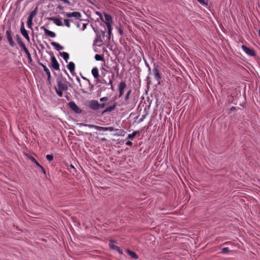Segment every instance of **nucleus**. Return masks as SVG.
Listing matches in <instances>:
<instances>
[{"instance_id":"f257e3e1","label":"nucleus","mask_w":260,"mask_h":260,"mask_svg":"<svg viewBox=\"0 0 260 260\" xmlns=\"http://www.w3.org/2000/svg\"><path fill=\"white\" fill-rule=\"evenodd\" d=\"M57 86L55 87V91L57 94L59 96H62V93L68 89V84L69 83L65 78L59 77L56 79Z\"/></svg>"},{"instance_id":"f03ea898","label":"nucleus","mask_w":260,"mask_h":260,"mask_svg":"<svg viewBox=\"0 0 260 260\" xmlns=\"http://www.w3.org/2000/svg\"><path fill=\"white\" fill-rule=\"evenodd\" d=\"M85 126H87L89 128H94L95 129L98 130V131H109L110 132H113L114 131H119V132H120V134H118V136L121 135V133H122L123 131L122 130H119L118 129H115L113 127H102L100 126L92 125V124H84Z\"/></svg>"},{"instance_id":"7ed1b4c3","label":"nucleus","mask_w":260,"mask_h":260,"mask_svg":"<svg viewBox=\"0 0 260 260\" xmlns=\"http://www.w3.org/2000/svg\"><path fill=\"white\" fill-rule=\"evenodd\" d=\"M61 14H62L63 16L68 18L74 17L76 19H80L82 16L81 13L79 12H73L72 13H69L62 11V12H61Z\"/></svg>"},{"instance_id":"20e7f679","label":"nucleus","mask_w":260,"mask_h":260,"mask_svg":"<svg viewBox=\"0 0 260 260\" xmlns=\"http://www.w3.org/2000/svg\"><path fill=\"white\" fill-rule=\"evenodd\" d=\"M49 67L55 71H59L60 70L59 64L54 55H52L51 57V63Z\"/></svg>"},{"instance_id":"39448f33","label":"nucleus","mask_w":260,"mask_h":260,"mask_svg":"<svg viewBox=\"0 0 260 260\" xmlns=\"http://www.w3.org/2000/svg\"><path fill=\"white\" fill-rule=\"evenodd\" d=\"M158 65L154 64V68L153 69L152 72L153 73L155 79L158 81V84H159L161 76L158 70Z\"/></svg>"},{"instance_id":"423d86ee","label":"nucleus","mask_w":260,"mask_h":260,"mask_svg":"<svg viewBox=\"0 0 260 260\" xmlns=\"http://www.w3.org/2000/svg\"><path fill=\"white\" fill-rule=\"evenodd\" d=\"M6 37L8 39V41L9 42V45L11 47H14L15 46V43L13 40L12 38V32L11 29V27H10L6 31Z\"/></svg>"},{"instance_id":"0eeeda50","label":"nucleus","mask_w":260,"mask_h":260,"mask_svg":"<svg viewBox=\"0 0 260 260\" xmlns=\"http://www.w3.org/2000/svg\"><path fill=\"white\" fill-rule=\"evenodd\" d=\"M68 105L69 108L76 113H80L82 111L74 101L69 102Z\"/></svg>"},{"instance_id":"6e6552de","label":"nucleus","mask_w":260,"mask_h":260,"mask_svg":"<svg viewBox=\"0 0 260 260\" xmlns=\"http://www.w3.org/2000/svg\"><path fill=\"white\" fill-rule=\"evenodd\" d=\"M126 87V83L124 81H121L118 85V90L119 91V95L118 97L120 98L121 97L123 93H124V90L125 88Z\"/></svg>"},{"instance_id":"1a4fd4ad","label":"nucleus","mask_w":260,"mask_h":260,"mask_svg":"<svg viewBox=\"0 0 260 260\" xmlns=\"http://www.w3.org/2000/svg\"><path fill=\"white\" fill-rule=\"evenodd\" d=\"M242 50L248 55L251 56H253L255 55L254 49H250L245 45H242L241 47Z\"/></svg>"},{"instance_id":"9d476101","label":"nucleus","mask_w":260,"mask_h":260,"mask_svg":"<svg viewBox=\"0 0 260 260\" xmlns=\"http://www.w3.org/2000/svg\"><path fill=\"white\" fill-rule=\"evenodd\" d=\"M21 33L22 36L28 41H29V37L28 36V32L27 30L25 29L24 26V23L23 22H21V25L20 27Z\"/></svg>"},{"instance_id":"9b49d317","label":"nucleus","mask_w":260,"mask_h":260,"mask_svg":"<svg viewBox=\"0 0 260 260\" xmlns=\"http://www.w3.org/2000/svg\"><path fill=\"white\" fill-rule=\"evenodd\" d=\"M39 64L43 68L44 71L45 72L47 75V81L49 83H51V73L50 72L49 70L46 66H45L43 63L39 62Z\"/></svg>"},{"instance_id":"f8f14e48","label":"nucleus","mask_w":260,"mask_h":260,"mask_svg":"<svg viewBox=\"0 0 260 260\" xmlns=\"http://www.w3.org/2000/svg\"><path fill=\"white\" fill-rule=\"evenodd\" d=\"M89 107L94 110L99 109V103L98 101L92 100L89 103Z\"/></svg>"},{"instance_id":"ddd939ff","label":"nucleus","mask_w":260,"mask_h":260,"mask_svg":"<svg viewBox=\"0 0 260 260\" xmlns=\"http://www.w3.org/2000/svg\"><path fill=\"white\" fill-rule=\"evenodd\" d=\"M109 246L112 249L118 251L119 253H122V251L120 248L115 245H114L113 241H110L109 243Z\"/></svg>"},{"instance_id":"4468645a","label":"nucleus","mask_w":260,"mask_h":260,"mask_svg":"<svg viewBox=\"0 0 260 260\" xmlns=\"http://www.w3.org/2000/svg\"><path fill=\"white\" fill-rule=\"evenodd\" d=\"M42 28L43 29L46 35H47L50 37H51V38H55L56 37V34L55 32L48 30V29H47L46 28H45L44 26L42 27Z\"/></svg>"},{"instance_id":"2eb2a0df","label":"nucleus","mask_w":260,"mask_h":260,"mask_svg":"<svg viewBox=\"0 0 260 260\" xmlns=\"http://www.w3.org/2000/svg\"><path fill=\"white\" fill-rule=\"evenodd\" d=\"M104 16L106 20V22H105L106 25L107 26V24H111L112 22V18L111 16L108 13H104Z\"/></svg>"},{"instance_id":"dca6fc26","label":"nucleus","mask_w":260,"mask_h":260,"mask_svg":"<svg viewBox=\"0 0 260 260\" xmlns=\"http://www.w3.org/2000/svg\"><path fill=\"white\" fill-rule=\"evenodd\" d=\"M21 48H22V49L24 51V52L25 53L26 56H27V57L28 58V59L30 61H31L32 60V58L31 57V55H30V53H29V51L28 50V49L26 48L25 45H23V46L21 47Z\"/></svg>"},{"instance_id":"f3484780","label":"nucleus","mask_w":260,"mask_h":260,"mask_svg":"<svg viewBox=\"0 0 260 260\" xmlns=\"http://www.w3.org/2000/svg\"><path fill=\"white\" fill-rule=\"evenodd\" d=\"M50 19L52 20L53 22L57 26H60L63 25V23L61 19L60 18L52 17L50 18Z\"/></svg>"},{"instance_id":"a211bd4d","label":"nucleus","mask_w":260,"mask_h":260,"mask_svg":"<svg viewBox=\"0 0 260 260\" xmlns=\"http://www.w3.org/2000/svg\"><path fill=\"white\" fill-rule=\"evenodd\" d=\"M92 76L95 79H98L99 77V70L97 68H93L91 70Z\"/></svg>"},{"instance_id":"6ab92c4d","label":"nucleus","mask_w":260,"mask_h":260,"mask_svg":"<svg viewBox=\"0 0 260 260\" xmlns=\"http://www.w3.org/2000/svg\"><path fill=\"white\" fill-rule=\"evenodd\" d=\"M75 64L73 62H70L67 65L68 69L69 70L70 72L73 74L75 71Z\"/></svg>"},{"instance_id":"aec40b11","label":"nucleus","mask_w":260,"mask_h":260,"mask_svg":"<svg viewBox=\"0 0 260 260\" xmlns=\"http://www.w3.org/2000/svg\"><path fill=\"white\" fill-rule=\"evenodd\" d=\"M51 44L54 46L57 51L62 50L63 49V47L57 43L52 42Z\"/></svg>"},{"instance_id":"412c9836","label":"nucleus","mask_w":260,"mask_h":260,"mask_svg":"<svg viewBox=\"0 0 260 260\" xmlns=\"http://www.w3.org/2000/svg\"><path fill=\"white\" fill-rule=\"evenodd\" d=\"M117 106V103H115L113 105L109 106L106 108V109L104 111V112H111L113 110H114Z\"/></svg>"},{"instance_id":"4be33fe9","label":"nucleus","mask_w":260,"mask_h":260,"mask_svg":"<svg viewBox=\"0 0 260 260\" xmlns=\"http://www.w3.org/2000/svg\"><path fill=\"white\" fill-rule=\"evenodd\" d=\"M126 253H127L128 255L131 256L133 258H135V259H138V256L134 251H131L130 250L128 249V250H126Z\"/></svg>"},{"instance_id":"5701e85b","label":"nucleus","mask_w":260,"mask_h":260,"mask_svg":"<svg viewBox=\"0 0 260 260\" xmlns=\"http://www.w3.org/2000/svg\"><path fill=\"white\" fill-rule=\"evenodd\" d=\"M16 41H17V42L18 43V44L19 45V46L21 47L23 46V45H24L25 44H24V43L22 42V39L21 38V37L19 36V35H17L16 36Z\"/></svg>"},{"instance_id":"b1692460","label":"nucleus","mask_w":260,"mask_h":260,"mask_svg":"<svg viewBox=\"0 0 260 260\" xmlns=\"http://www.w3.org/2000/svg\"><path fill=\"white\" fill-rule=\"evenodd\" d=\"M107 29H108V40H110V36H111V35L112 34V26H111V24H107Z\"/></svg>"},{"instance_id":"393cba45","label":"nucleus","mask_w":260,"mask_h":260,"mask_svg":"<svg viewBox=\"0 0 260 260\" xmlns=\"http://www.w3.org/2000/svg\"><path fill=\"white\" fill-rule=\"evenodd\" d=\"M137 135H139V131H135L132 134H129L127 136V139H133Z\"/></svg>"},{"instance_id":"a878e982","label":"nucleus","mask_w":260,"mask_h":260,"mask_svg":"<svg viewBox=\"0 0 260 260\" xmlns=\"http://www.w3.org/2000/svg\"><path fill=\"white\" fill-rule=\"evenodd\" d=\"M28 158L33 162H34L37 167H41L40 164L37 161V160L35 159L33 156L29 155L28 156Z\"/></svg>"},{"instance_id":"bb28decb","label":"nucleus","mask_w":260,"mask_h":260,"mask_svg":"<svg viewBox=\"0 0 260 260\" xmlns=\"http://www.w3.org/2000/svg\"><path fill=\"white\" fill-rule=\"evenodd\" d=\"M61 56L63 57V58L66 60V62L68 61V59L69 58V54L65 52H63L60 53Z\"/></svg>"},{"instance_id":"cd10ccee","label":"nucleus","mask_w":260,"mask_h":260,"mask_svg":"<svg viewBox=\"0 0 260 260\" xmlns=\"http://www.w3.org/2000/svg\"><path fill=\"white\" fill-rule=\"evenodd\" d=\"M27 24L28 27L31 28V25L32 24V18L28 17Z\"/></svg>"},{"instance_id":"c85d7f7f","label":"nucleus","mask_w":260,"mask_h":260,"mask_svg":"<svg viewBox=\"0 0 260 260\" xmlns=\"http://www.w3.org/2000/svg\"><path fill=\"white\" fill-rule=\"evenodd\" d=\"M94 58L97 61H103L104 60V58H103V57L102 55H99V54H96L95 55Z\"/></svg>"},{"instance_id":"c756f323","label":"nucleus","mask_w":260,"mask_h":260,"mask_svg":"<svg viewBox=\"0 0 260 260\" xmlns=\"http://www.w3.org/2000/svg\"><path fill=\"white\" fill-rule=\"evenodd\" d=\"M96 36L94 40V44H96L100 40L101 42H102V41L101 39L100 34L99 35L98 33H96Z\"/></svg>"},{"instance_id":"7c9ffc66","label":"nucleus","mask_w":260,"mask_h":260,"mask_svg":"<svg viewBox=\"0 0 260 260\" xmlns=\"http://www.w3.org/2000/svg\"><path fill=\"white\" fill-rule=\"evenodd\" d=\"M132 93V90L131 89L128 90L125 96V101H127L129 99V95Z\"/></svg>"},{"instance_id":"2f4dec72","label":"nucleus","mask_w":260,"mask_h":260,"mask_svg":"<svg viewBox=\"0 0 260 260\" xmlns=\"http://www.w3.org/2000/svg\"><path fill=\"white\" fill-rule=\"evenodd\" d=\"M46 158L49 161H51L53 159V155L52 154H47Z\"/></svg>"},{"instance_id":"473e14b6","label":"nucleus","mask_w":260,"mask_h":260,"mask_svg":"<svg viewBox=\"0 0 260 260\" xmlns=\"http://www.w3.org/2000/svg\"><path fill=\"white\" fill-rule=\"evenodd\" d=\"M64 25L67 26L68 27H70L71 25L70 23V20L68 19H64Z\"/></svg>"},{"instance_id":"72a5a7b5","label":"nucleus","mask_w":260,"mask_h":260,"mask_svg":"<svg viewBox=\"0 0 260 260\" xmlns=\"http://www.w3.org/2000/svg\"><path fill=\"white\" fill-rule=\"evenodd\" d=\"M36 15V11L34 10L31 11L28 16V17L31 18L33 19L34 17Z\"/></svg>"},{"instance_id":"f704fd0d","label":"nucleus","mask_w":260,"mask_h":260,"mask_svg":"<svg viewBox=\"0 0 260 260\" xmlns=\"http://www.w3.org/2000/svg\"><path fill=\"white\" fill-rule=\"evenodd\" d=\"M57 1H61L65 4L71 5V3L69 0H56Z\"/></svg>"},{"instance_id":"c9c22d12","label":"nucleus","mask_w":260,"mask_h":260,"mask_svg":"<svg viewBox=\"0 0 260 260\" xmlns=\"http://www.w3.org/2000/svg\"><path fill=\"white\" fill-rule=\"evenodd\" d=\"M96 33H98V34L99 35L100 34V37H101V36L102 37H105V31H103V30H101L100 32H97Z\"/></svg>"},{"instance_id":"e433bc0d","label":"nucleus","mask_w":260,"mask_h":260,"mask_svg":"<svg viewBox=\"0 0 260 260\" xmlns=\"http://www.w3.org/2000/svg\"><path fill=\"white\" fill-rule=\"evenodd\" d=\"M229 251V248L228 247H224L222 249V253H226Z\"/></svg>"},{"instance_id":"4c0bfd02","label":"nucleus","mask_w":260,"mask_h":260,"mask_svg":"<svg viewBox=\"0 0 260 260\" xmlns=\"http://www.w3.org/2000/svg\"><path fill=\"white\" fill-rule=\"evenodd\" d=\"M105 84H107L108 85H111V88L112 89H113V85H112V79H110L109 80V82L108 83H107L106 81H105L104 82Z\"/></svg>"},{"instance_id":"58836bf2","label":"nucleus","mask_w":260,"mask_h":260,"mask_svg":"<svg viewBox=\"0 0 260 260\" xmlns=\"http://www.w3.org/2000/svg\"><path fill=\"white\" fill-rule=\"evenodd\" d=\"M108 100L107 97H103L100 98V102H104V101H107Z\"/></svg>"},{"instance_id":"ea45409f","label":"nucleus","mask_w":260,"mask_h":260,"mask_svg":"<svg viewBox=\"0 0 260 260\" xmlns=\"http://www.w3.org/2000/svg\"><path fill=\"white\" fill-rule=\"evenodd\" d=\"M105 106H106V104H105V103L99 104V109H101V108H104L105 107Z\"/></svg>"},{"instance_id":"a19ab883","label":"nucleus","mask_w":260,"mask_h":260,"mask_svg":"<svg viewBox=\"0 0 260 260\" xmlns=\"http://www.w3.org/2000/svg\"><path fill=\"white\" fill-rule=\"evenodd\" d=\"M202 5H206V3L205 2V0H197Z\"/></svg>"},{"instance_id":"79ce46f5","label":"nucleus","mask_w":260,"mask_h":260,"mask_svg":"<svg viewBox=\"0 0 260 260\" xmlns=\"http://www.w3.org/2000/svg\"><path fill=\"white\" fill-rule=\"evenodd\" d=\"M125 144L127 146H132L133 145V143L131 141H128L126 142Z\"/></svg>"},{"instance_id":"37998d69","label":"nucleus","mask_w":260,"mask_h":260,"mask_svg":"<svg viewBox=\"0 0 260 260\" xmlns=\"http://www.w3.org/2000/svg\"><path fill=\"white\" fill-rule=\"evenodd\" d=\"M57 9H59V10H63V7L61 5H58L57 6Z\"/></svg>"},{"instance_id":"c03bdc74","label":"nucleus","mask_w":260,"mask_h":260,"mask_svg":"<svg viewBox=\"0 0 260 260\" xmlns=\"http://www.w3.org/2000/svg\"><path fill=\"white\" fill-rule=\"evenodd\" d=\"M39 167L40 168L42 172H43L44 174H45L46 171H45V169L41 166V167Z\"/></svg>"},{"instance_id":"a18cd8bd","label":"nucleus","mask_w":260,"mask_h":260,"mask_svg":"<svg viewBox=\"0 0 260 260\" xmlns=\"http://www.w3.org/2000/svg\"><path fill=\"white\" fill-rule=\"evenodd\" d=\"M236 107H232L230 109V111H234L236 110Z\"/></svg>"},{"instance_id":"49530a36","label":"nucleus","mask_w":260,"mask_h":260,"mask_svg":"<svg viewBox=\"0 0 260 260\" xmlns=\"http://www.w3.org/2000/svg\"><path fill=\"white\" fill-rule=\"evenodd\" d=\"M145 118V116H143L142 118H141L140 119V122H141L143 120V119Z\"/></svg>"},{"instance_id":"de8ad7c7","label":"nucleus","mask_w":260,"mask_h":260,"mask_svg":"<svg viewBox=\"0 0 260 260\" xmlns=\"http://www.w3.org/2000/svg\"><path fill=\"white\" fill-rule=\"evenodd\" d=\"M76 79L79 83H80V79L78 77H77Z\"/></svg>"},{"instance_id":"09e8293b","label":"nucleus","mask_w":260,"mask_h":260,"mask_svg":"<svg viewBox=\"0 0 260 260\" xmlns=\"http://www.w3.org/2000/svg\"><path fill=\"white\" fill-rule=\"evenodd\" d=\"M86 27V24H83V29H85Z\"/></svg>"},{"instance_id":"8fccbe9b","label":"nucleus","mask_w":260,"mask_h":260,"mask_svg":"<svg viewBox=\"0 0 260 260\" xmlns=\"http://www.w3.org/2000/svg\"><path fill=\"white\" fill-rule=\"evenodd\" d=\"M96 14H97L98 15H99V16H101V13H100V12H96Z\"/></svg>"},{"instance_id":"3c124183","label":"nucleus","mask_w":260,"mask_h":260,"mask_svg":"<svg viewBox=\"0 0 260 260\" xmlns=\"http://www.w3.org/2000/svg\"><path fill=\"white\" fill-rule=\"evenodd\" d=\"M147 66L148 67L149 70L150 71L151 69H150V67H149V66L148 64H147Z\"/></svg>"},{"instance_id":"603ef678","label":"nucleus","mask_w":260,"mask_h":260,"mask_svg":"<svg viewBox=\"0 0 260 260\" xmlns=\"http://www.w3.org/2000/svg\"><path fill=\"white\" fill-rule=\"evenodd\" d=\"M83 79H84V80H87L89 82V80L87 79H86V78L83 77Z\"/></svg>"},{"instance_id":"864d4df0","label":"nucleus","mask_w":260,"mask_h":260,"mask_svg":"<svg viewBox=\"0 0 260 260\" xmlns=\"http://www.w3.org/2000/svg\"><path fill=\"white\" fill-rule=\"evenodd\" d=\"M102 141H106V139H105V138H103V139H102Z\"/></svg>"},{"instance_id":"5fc2aeb1","label":"nucleus","mask_w":260,"mask_h":260,"mask_svg":"<svg viewBox=\"0 0 260 260\" xmlns=\"http://www.w3.org/2000/svg\"><path fill=\"white\" fill-rule=\"evenodd\" d=\"M119 33L121 35L122 34V30H119Z\"/></svg>"},{"instance_id":"6e6d98bb","label":"nucleus","mask_w":260,"mask_h":260,"mask_svg":"<svg viewBox=\"0 0 260 260\" xmlns=\"http://www.w3.org/2000/svg\"><path fill=\"white\" fill-rule=\"evenodd\" d=\"M258 35H259V37H260V29H259V31H258Z\"/></svg>"},{"instance_id":"4d7b16f0","label":"nucleus","mask_w":260,"mask_h":260,"mask_svg":"<svg viewBox=\"0 0 260 260\" xmlns=\"http://www.w3.org/2000/svg\"><path fill=\"white\" fill-rule=\"evenodd\" d=\"M71 167L72 168L74 169V166H73V165H71Z\"/></svg>"},{"instance_id":"13d9d810","label":"nucleus","mask_w":260,"mask_h":260,"mask_svg":"<svg viewBox=\"0 0 260 260\" xmlns=\"http://www.w3.org/2000/svg\"><path fill=\"white\" fill-rule=\"evenodd\" d=\"M2 39V37L0 36V41Z\"/></svg>"}]
</instances>
